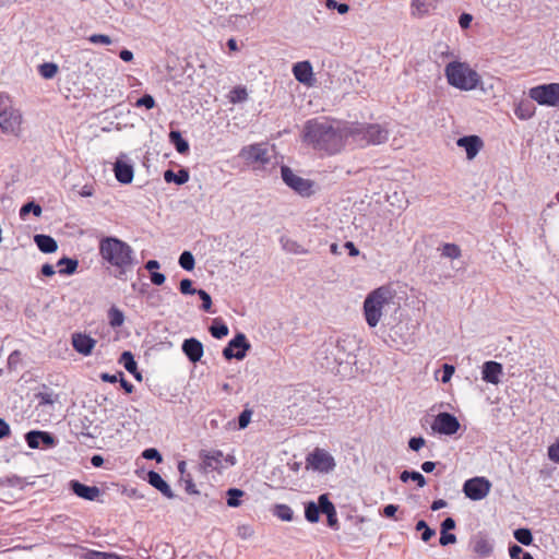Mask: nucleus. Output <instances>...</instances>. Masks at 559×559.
Here are the masks:
<instances>
[{"mask_svg":"<svg viewBox=\"0 0 559 559\" xmlns=\"http://www.w3.org/2000/svg\"><path fill=\"white\" fill-rule=\"evenodd\" d=\"M136 107H145L146 109H152L155 107V99L152 95L145 94L141 98H139L135 103Z\"/></svg>","mask_w":559,"mask_h":559,"instance_id":"3c124183","label":"nucleus"},{"mask_svg":"<svg viewBox=\"0 0 559 559\" xmlns=\"http://www.w3.org/2000/svg\"><path fill=\"white\" fill-rule=\"evenodd\" d=\"M165 275L163 273H158V272H152L151 273V281L154 285H163L165 283Z\"/></svg>","mask_w":559,"mask_h":559,"instance_id":"774afa93","label":"nucleus"},{"mask_svg":"<svg viewBox=\"0 0 559 559\" xmlns=\"http://www.w3.org/2000/svg\"><path fill=\"white\" fill-rule=\"evenodd\" d=\"M238 535L246 539L253 535V528L250 525H241L238 527Z\"/></svg>","mask_w":559,"mask_h":559,"instance_id":"0e129e2a","label":"nucleus"},{"mask_svg":"<svg viewBox=\"0 0 559 559\" xmlns=\"http://www.w3.org/2000/svg\"><path fill=\"white\" fill-rule=\"evenodd\" d=\"M281 245H282L283 250H285L288 253H293V254H307L308 253V250L305 247L299 245L296 240H293L287 237L281 238Z\"/></svg>","mask_w":559,"mask_h":559,"instance_id":"cd10ccee","label":"nucleus"},{"mask_svg":"<svg viewBox=\"0 0 559 559\" xmlns=\"http://www.w3.org/2000/svg\"><path fill=\"white\" fill-rule=\"evenodd\" d=\"M142 455H143L144 459H147V460H156L157 462L162 461V455L154 448H150V449L144 450Z\"/></svg>","mask_w":559,"mask_h":559,"instance_id":"680f3d73","label":"nucleus"},{"mask_svg":"<svg viewBox=\"0 0 559 559\" xmlns=\"http://www.w3.org/2000/svg\"><path fill=\"white\" fill-rule=\"evenodd\" d=\"M147 299H148V305L153 308H156L160 304L162 296L159 295L158 292H152L148 294Z\"/></svg>","mask_w":559,"mask_h":559,"instance_id":"e2e57ef3","label":"nucleus"},{"mask_svg":"<svg viewBox=\"0 0 559 559\" xmlns=\"http://www.w3.org/2000/svg\"><path fill=\"white\" fill-rule=\"evenodd\" d=\"M248 98V93L245 87H235L229 94V100L233 104L242 103Z\"/></svg>","mask_w":559,"mask_h":559,"instance_id":"79ce46f5","label":"nucleus"},{"mask_svg":"<svg viewBox=\"0 0 559 559\" xmlns=\"http://www.w3.org/2000/svg\"><path fill=\"white\" fill-rule=\"evenodd\" d=\"M413 13L425 14L427 12L426 5L419 0H414L412 3Z\"/></svg>","mask_w":559,"mask_h":559,"instance_id":"69168bd1","label":"nucleus"},{"mask_svg":"<svg viewBox=\"0 0 559 559\" xmlns=\"http://www.w3.org/2000/svg\"><path fill=\"white\" fill-rule=\"evenodd\" d=\"M325 7L330 10H337L340 14H346L349 11L348 4L338 3L336 0H326Z\"/></svg>","mask_w":559,"mask_h":559,"instance_id":"de8ad7c7","label":"nucleus"},{"mask_svg":"<svg viewBox=\"0 0 559 559\" xmlns=\"http://www.w3.org/2000/svg\"><path fill=\"white\" fill-rule=\"evenodd\" d=\"M25 440L31 449L51 448L56 444L55 437L40 430H32L25 435Z\"/></svg>","mask_w":559,"mask_h":559,"instance_id":"dca6fc26","label":"nucleus"},{"mask_svg":"<svg viewBox=\"0 0 559 559\" xmlns=\"http://www.w3.org/2000/svg\"><path fill=\"white\" fill-rule=\"evenodd\" d=\"M23 114L15 107L4 108L0 112V129L7 134L20 136L22 134Z\"/></svg>","mask_w":559,"mask_h":559,"instance_id":"1a4fd4ad","label":"nucleus"},{"mask_svg":"<svg viewBox=\"0 0 559 559\" xmlns=\"http://www.w3.org/2000/svg\"><path fill=\"white\" fill-rule=\"evenodd\" d=\"M442 369H443V374H442L441 381L443 383H448L451 380V378L455 371V368L452 365L444 364L442 366Z\"/></svg>","mask_w":559,"mask_h":559,"instance_id":"13d9d810","label":"nucleus"},{"mask_svg":"<svg viewBox=\"0 0 559 559\" xmlns=\"http://www.w3.org/2000/svg\"><path fill=\"white\" fill-rule=\"evenodd\" d=\"M336 466L334 457L324 449L317 448L308 454L306 468L328 474Z\"/></svg>","mask_w":559,"mask_h":559,"instance_id":"6e6552de","label":"nucleus"},{"mask_svg":"<svg viewBox=\"0 0 559 559\" xmlns=\"http://www.w3.org/2000/svg\"><path fill=\"white\" fill-rule=\"evenodd\" d=\"M239 156L248 164H267L269 150L264 144H252L241 148Z\"/></svg>","mask_w":559,"mask_h":559,"instance_id":"ddd939ff","label":"nucleus"},{"mask_svg":"<svg viewBox=\"0 0 559 559\" xmlns=\"http://www.w3.org/2000/svg\"><path fill=\"white\" fill-rule=\"evenodd\" d=\"M281 176L283 181L301 197H310L314 193L313 181L297 175L288 166H282Z\"/></svg>","mask_w":559,"mask_h":559,"instance_id":"0eeeda50","label":"nucleus"},{"mask_svg":"<svg viewBox=\"0 0 559 559\" xmlns=\"http://www.w3.org/2000/svg\"><path fill=\"white\" fill-rule=\"evenodd\" d=\"M226 495H227V506L230 508H237L241 504V501L239 498H241L245 495V492L238 488H230L227 490Z\"/></svg>","mask_w":559,"mask_h":559,"instance_id":"c9c22d12","label":"nucleus"},{"mask_svg":"<svg viewBox=\"0 0 559 559\" xmlns=\"http://www.w3.org/2000/svg\"><path fill=\"white\" fill-rule=\"evenodd\" d=\"M99 255L110 267L116 270V276L121 278L136 263L132 247L116 237H105L99 241Z\"/></svg>","mask_w":559,"mask_h":559,"instance_id":"f03ea898","label":"nucleus"},{"mask_svg":"<svg viewBox=\"0 0 559 559\" xmlns=\"http://www.w3.org/2000/svg\"><path fill=\"white\" fill-rule=\"evenodd\" d=\"M528 96L542 106L559 107V83L534 86L530 88Z\"/></svg>","mask_w":559,"mask_h":559,"instance_id":"423d86ee","label":"nucleus"},{"mask_svg":"<svg viewBox=\"0 0 559 559\" xmlns=\"http://www.w3.org/2000/svg\"><path fill=\"white\" fill-rule=\"evenodd\" d=\"M514 538L522 545L528 546L533 542L532 532L528 528H518L514 531Z\"/></svg>","mask_w":559,"mask_h":559,"instance_id":"58836bf2","label":"nucleus"},{"mask_svg":"<svg viewBox=\"0 0 559 559\" xmlns=\"http://www.w3.org/2000/svg\"><path fill=\"white\" fill-rule=\"evenodd\" d=\"M70 487L78 497L88 501L96 500L100 495V490L98 487L86 486L78 480H72L70 483Z\"/></svg>","mask_w":559,"mask_h":559,"instance_id":"aec40b11","label":"nucleus"},{"mask_svg":"<svg viewBox=\"0 0 559 559\" xmlns=\"http://www.w3.org/2000/svg\"><path fill=\"white\" fill-rule=\"evenodd\" d=\"M114 170L119 182L130 183L133 180V168L131 165L117 160Z\"/></svg>","mask_w":559,"mask_h":559,"instance_id":"b1692460","label":"nucleus"},{"mask_svg":"<svg viewBox=\"0 0 559 559\" xmlns=\"http://www.w3.org/2000/svg\"><path fill=\"white\" fill-rule=\"evenodd\" d=\"M456 144L465 150L468 159L475 158L483 146V142L477 135L460 138Z\"/></svg>","mask_w":559,"mask_h":559,"instance_id":"6ab92c4d","label":"nucleus"},{"mask_svg":"<svg viewBox=\"0 0 559 559\" xmlns=\"http://www.w3.org/2000/svg\"><path fill=\"white\" fill-rule=\"evenodd\" d=\"M169 139L178 153L185 154L189 151V143L181 136L179 131H171L169 133Z\"/></svg>","mask_w":559,"mask_h":559,"instance_id":"7c9ffc66","label":"nucleus"},{"mask_svg":"<svg viewBox=\"0 0 559 559\" xmlns=\"http://www.w3.org/2000/svg\"><path fill=\"white\" fill-rule=\"evenodd\" d=\"M147 480L150 485L159 490L167 498H173L174 493L169 487V485L162 478V476L154 471L148 472Z\"/></svg>","mask_w":559,"mask_h":559,"instance_id":"5701e85b","label":"nucleus"},{"mask_svg":"<svg viewBox=\"0 0 559 559\" xmlns=\"http://www.w3.org/2000/svg\"><path fill=\"white\" fill-rule=\"evenodd\" d=\"M499 9L502 11V14H513L518 16V13L521 11V5L518 0H509L508 4L500 3Z\"/></svg>","mask_w":559,"mask_h":559,"instance_id":"a19ab883","label":"nucleus"},{"mask_svg":"<svg viewBox=\"0 0 559 559\" xmlns=\"http://www.w3.org/2000/svg\"><path fill=\"white\" fill-rule=\"evenodd\" d=\"M210 332L213 337L222 338L228 334V328L226 324L222 323L219 325H212L210 328Z\"/></svg>","mask_w":559,"mask_h":559,"instance_id":"864d4df0","label":"nucleus"},{"mask_svg":"<svg viewBox=\"0 0 559 559\" xmlns=\"http://www.w3.org/2000/svg\"><path fill=\"white\" fill-rule=\"evenodd\" d=\"M319 504L321 512L324 513L328 518V524L332 528H337V518L336 510L334 504L329 500L326 495H321L319 497Z\"/></svg>","mask_w":559,"mask_h":559,"instance_id":"4be33fe9","label":"nucleus"},{"mask_svg":"<svg viewBox=\"0 0 559 559\" xmlns=\"http://www.w3.org/2000/svg\"><path fill=\"white\" fill-rule=\"evenodd\" d=\"M86 559H123L122 557L116 554L100 552V551H90L86 554Z\"/></svg>","mask_w":559,"mask_h":559,"instance_id":"09e8293b","label":"nucleus"},{"mask_svg":"<svg viewBox=\"0 0 559 559\" xmlns=\"http://www.w3.org/2000/svg\"><path fill=\"white\" fill-rule=\"evenodd\" d=\"M29 212H33V214L35 216H40L41 215V207L40 205L34 203V202H28L26 204H24L21 210H20V216L21 217H24L26 214H28Z\"/></svg>","mask_w":559,"mask_h":559,"instance_id":"c03bdc74","label":"nucleus"},{"mask_svg":"<svg viewBox=\"0 0 559 559\" xmlns=\"http://www.w3.org/2000/svg\"><path fill=\"white\" fill-rule=\"evenodd\" d=\"M179 265L186 271H192L195 265V260L190 251H183L179 257Z\"/></svg>","mask_w":559,"mask_h":559,"instance_id":"4c0bfd02","label":"nucleus"},{"mask_svg":"<svg viewBox=\"0 0 559 559\" xmlns=\"http://www.w3.org/2000/svg\"><path fill=\"white\" fill-rule=\"evenodd\" d=\"M416 530L423 531L421 539L424 542H428L436 534L435 530L430 528L424 520L417 522Z\"/></svg>","mask_w":559,"mask_h":559,"instance_id":"37998d69","label":"nucleus"},{"mask_svg":"<svg viewBox=\"0 0 559 559\" xmlns=\"http://www.w3.org/2000/svg\"><path fill=\"white\" fill-rule=\"evenodd\" d=\"M202 459V466L205 471H218L225 468L224 463L227 465H235L236 459L233 455H224L219 450L202 451L200 453Z\"/></svg>","mask_w":559,"mask_h":559,"instance_id":"9d476101","label":"nucleus"},{"mask_svg":"<svg viewBox=\"0 0 559 559\" xmlns=\"http://www.w3.org/2000/svg\"><path fill=\"white\" fill-rule=\"evenodd\" d=\"M492 549H493L492 545L485 537H478L474 542L473 550L477 556H479L481 558H486V557L490 556V554L492 552Z\"/></svg>","mask_w":559,"mask_h":559,"instance_id":"a878e982","label":"nucleus"},{"mask_svg":"<svg viewBox=\"0 0 559 559\" xmlns=\"http://www.w3.org/2000/svg\"><path fill=\"white\" fill-rule=\"evenodd\" d=\"M199 297L202 300V309L204 311H210L212 307V298L211 296L203 289H199L198 293Z\"/></svg>","mask_w":559,"mask_h":559,"instance_id":"6e6d98bb","label":"nucleus"},{"mask_svg":"<svg viewBox=\"0 0 559 559\" xmlns=\"http://www.w3.org/2000/svg\"><path fill=\"white\" fill-rule=\"evenodd\" d=\"M274 515L283 521H292L293 510L286 504H276L274 508Z\"/></svg>","mask_w":559,"mask_h":559,"instance_id":"ea45409f","label":"nucleus"},{"mask_svg":"<svg viewBox=\"0 0 559 559\" xmlns=\"http://www.w3.org/2000/svg\"><path fill=\"white\" fill-rule=\"evenodd\" d=\"M119 361L123 365L126 370L132 373L138 380L142 379L141 373L138 372L136 361L130 352H123Z\"/></svg>","mask_w":559,"mask_h":559,"instance_id":"bb28decb","label":"nucleus"},{"mask_svg":"<svg viewBox=\"0 0 559 559\" xmlns=\"http://www.w3.org/2000/svg\"><path fill=\"white\" fill-rule=\"evenodd\" d=\"M473 20V16L468 13L461 14L459 19V24L462 28H468L471 25V22Z\"/></svg>","mask_w":559,"mask_h":559,"instance_id":"338daca9","label":"nucleus"},{"mask_svg":"<svg viewBox=\"0 0 559 559\" xmlns=\"http://www.w3.org/2000/svg\"><path fill=\"white\" fill-rule=\"evenodd\" d=\"M251 416H252V412L250 409H245L243 412H241V414L239 415V418H238V424H239V428L240 429H245L250 420H251Z\"/></svg>","mask_w":559,"mask_h":559,"instance_id":"4d7b16f0","label":"nucleus"},{"mask_svg":"<svg viewBox=\"0 0 559 559\" xmlns=\"http://www.w3.org/2000/svg\"><path fill=\"white\" fill-rule=\"evenodd\" d=\"M34 241L44 253H52L58 249L57 241L48 235H35Z\"/></svg>","mask_w":559,"mask_h":559,"instance_id":"393cba45","label":"nucleus"},{"mask_svg":"<svg viewBox=\"0 0 559 559\" xmlns=\"http://www.w3.org/2000/svg\"><path fill=\"white\" fill-rule=\"evenodd\" d=\"M108 319L111 328H120L124 322V314L119 308L112 306L108 310Z\"/></svg>","mask_w":559,"mask_h":559,"instance_id":"2f4dec72","label":"nucleus"},{"mask_svg":"<svg viewBox=\"0 0 559 559\" xmlns=\"http://www.w3.org/2000/svg\"><path fill=\"white\" fill-rule=\"evenodd\" d=\"M182 352L191 362L195 364L201 360L204 347L199 340L191 337L183 341Z\"/></svg>","mask_w":559,"mask_h":559,"instance_id":"f3484780","label":"nucleus"},{"mask_svg":"<svg viewBox=\"0 0 559 559\" xmlns=\"http://www.w3.org/2000/svg\"><path fill=\"white\" fill-rule=\"evenodd\" d=\"M293 73L295 79L304 84H310L312 81V66L309 61H300L294 64Z\"/></svg>","mask_w":559,"mask_h":559,"instance_id":"412c9836","label":"nucleus"},{"mask_svg":"<svg viewBox=\"0 0 559 559\" xmlns=\"http://www.w3.org/2000/svg\"><path fill=\"white\" fill-rule=\"evenodd\" d=\"M179 288H180L181 294H183V295H193V294H197L199 290V289H194L192 287V281L189 278H183L180 282Z\"/></svg>","mask_w":559,"mask_h":559,"instance_id":"5fc2aeb1","label":"nucleus"},{"mask_svg":"<svg viewBox=\"0 0 559 559\" xmlns=\"http://www.w3.org/2000/svg\"><path fill=\"white\" fill-rule=\"evenodd\" d=\"M400 479L403 483H407L409 479L414 480V481L417 483L418 487H424L426 485L425 477L419 472H415V471H412V472L404 471V472H402L401 475H400Z\"/></svg>","mask_w":559,"mask_h":559,"instance_id":"72a5a7b5","label":"nucleus"},{"mask_svg":"<svg viewBox=\"0 0 559 559\" xmlns=\"http://www.w3.org/2000/svg\"><path fill=\"white\" fill-rule=\"evenodd\" d=\"M350 142L358 146L380 145L388 141L389 130L379 123L349 122Z\"/></svg>","mask_w":559,"mask_h":559,"instance_id":"39448f33","label":"nucleus"},{"mask_svg":"<svg viewBox=\"0 0 559 559\" xmlns=\"http://www.w3.org/2000/svg\"><path fill=\"white\" fill-rule=\"evenodd\" d=\"M511 559H534L528 552H525L520 546L512 545L509 549Z\"/></svg>","mask_w":559,"mask_h":559,"instance_id":"a18cd8bd","label":"nucleus"},{"mask_svg":"<svg viewBox=\"0 0 559 559\" xmlns=\"http://www.w3.org/2000/svg\"><path fill=\"white\" fill-rule=\"evenodd\" d=\"M164 180L166 182L183 185L189 180V173L186 169H180L178 173H174L173 170L168 169L164 173Z\"/></svg>","mask_w":559,"mask_h":559,"instance_id":"c756f323","label":"nucleus"},{"mask_svg":"<svg viewBox=\"0 0 559 559\" xmlns=\"http://www.w3.org/2000/svg\"><path fill=\"white\" fill-rule=\"evenodd\" d=\"M547 456L551 462L559 464V439L548 447Z\"/></svg>","mask_w":559,"mask_h":559,"instance_id":"8fccbe9b","label":"nucleus"},{"mask_svg":"<svg viewBox=\"0 0 559 559\" xmlns=\"http://www.w3.org/2000/svg\"><path fill=\"white\" fill-rule=\"evenodd\" d=\"M444 75L449 85L463 92L474 91L481 83L478 72L464 61L449 62L444 68Z\"/></svg>","mask_w":559,"mask_h":559,"instance_id":"20e7f679","label":"nucleus"},{"mask_svg":"<svg viewBox=\"0 0 559 559\" xmlns=\"http://www.w3.org/2000/svg\"><path fill=\"white\" fill-rule=\"evenodd\" d=\"M348 123L309 120L304 127V141L317 150L330 154L338 153L350 141V135L347 132Z\"/></svg>","mask_w":559,"mask_h":559,"instance_id":"f257e3e1","label":"nucleus"},{"mask_svg":"<svg viewBox=\"0 0 559 559\" xmlns=\"http://www.w3.org/2000/svg\"><path fill=\"white\" fill-rule=\"evenodd\" d=\"M503 373L502 365L497 361H486L483 365V380L487 383L498 384Z\"/></svg>","mask_w":559,"mask_h":559,"instance_id":"a211bd4d","label":"nucleus"},{"mask_svg":"<svg viewBox=\"0 0 559 559\" xmlns=\"http://www.w3.org/2000/svg\"><path fill=\"white\" fill-rule=\"evenodd\" d=\"M514 114L516 117L521 120H528L531 119L535 114V108L532 106V104L527 100H521L515 109Z\"/></svg>","mask_w":559,"mask_h":559,"instance_id":"c85d7f7f","label":"nucleus"},{"mask_svg":"<svg viewBox=\"0 0 559 559\" xmlns=\"http://www.w3.org/2000/svg\"><path fill=\"white\" fill-rule=\"evenodd\" d=\"M490 489L491 483L485 477L471 478L463 485V492L467 498L474 501L486 498L490 492Z\"/></svg>","mask_w":559,"mask_h":559,"instance_id":"9b49d317","label":"nucleus"},{"mask_svg":"<svg viewBox=\"0 0 559 559\" xmlns=\"http://www.w3.org/2000/svg\"><path fill=\"white\" fill-rule=\"evenodd\" d=\"M442 254L450 259H457L461 257L460 248L454 243H447L443 246Z\"/></svg>","mask_w":559,"mask_h":559,"instance_id":"49530a36","label":"nucleus"},{"mask_svg":"<svg viewBox=\"0 0 559 559\" xmlns=\"http://www.w3.org/2000/svg\"><path fill=\"white\" fill-rule=\"evenodd\" d=\"M320 512L321 509L319 503L317 504L313 501L306 503L305 516L310 523H316L319 521Z\"/></svg>","mask_w":559,"mask_h":559,"instance_id":"473e14b6","label":"nucleus"},{"mask_svg":"<svg viewBox=\"0 0 559 559\" xmlns=\"http://www.w3.org/2000/svg\"><path fill=\"white\" fill-rule=\"evenodd\" d=\"M431 429L435 432L451 436L457 432L460 423L455 416L449 413H440L436 416Z\"/></svg>","mask_w":559,"mask_h":559,"instance_id":"4468645a","label":"nucleus"},{"mask_svg":"<svg viewBox=\"0 0 559 559\" xmlns=\"http://www.w3.org/2000/svg\"><path fill=\"white\" fill-rule=\"evenodd\" d=\"M425 445V439L421 437H413L408 441V447L413 451H419Z\"/></svg>","mask_w":559,"mask_h":559,"instance_id":"052dcab7","label":"nucleus"},{"mask_svg":"<svg viewBox=\"0 0 559 559\" xmlns=\"http://www.w3.org/2000/svg\"><path fill=\"white\" fill-rule=\"evenodd\" d=\"M58 70V66L53 62H45L38 68L39 74L47 80L55 78Z\"/></svg>","mask_w":559,"mask_h":559,"instance_id":"e433bc0d","label":"nucleus"},{"mask_svg":"<svg viewBox=\"0 0 559 559\" xmlns=\"http://www.w3.org/2000/svg\"><path fill=\"white\" fill-rule=\"evenodd\" d=\"M439 543L442 546L454 544V543H456V536L454 534H451L448 532H441Z\"/></svg>","mask_w":559,"mask_h":559,"instance_id":"bf43d9fd","label":"nucleus"},{"mask_svg":"<svg viewBox=\"0 0 559 559\" xmlns=\"http://www.w3.org/2000/svg\"><path fill=\"white\" fill-rule=\"evenodd\" d=\"M97 344V341L85 332H74L71 335V345L73 349L84 356H91Z\"/></svg>","mask_w":559,"mask_h":559,"instance_id":"2eb2a0df","label":"nucleus"},{"mask_svg":"<svg viewBox=\"0 0 559 559\" xmlns=\"http://www.w3.org/2000/svg\"><path fill=\"white\" fill-rule=\"evenodd\" d=\"M250 347L251 345L248 343L246 335L243 333H238L223 349V356L226 359L236 358L238 360H242Z\"/></svg>","mask_w":559,"mask_h":559,"instance_id":"f8f14e48","label":"nucleus"},{"mask_svg":"<svg viewBox=\"0 0 559 559\" xmlns=\"http://www.w3.org/2000/svg\"><path fill=\"white\" fill-rule=\"evenodd\" d=\"M88 40L95 45H110L112 39L108 35L93 34L88 37Z\"/></svg>","mask_w":559,"mask_h":559,"instance_id":"603ef678","label":"nucleus"},{"mask_svg":"<svg viewBox=\"0 0 559 559\" xmlns=\"http://www.w3.org/2000/svg\"><path fill=\"white\" fill-rule=\"evenodd\" d=\"M64 265V269H60V274L71 275L73 274L79 265L78 260L70 259V258H62L58 261V266Z\"/></svg>","mask_w":559,"mask_h":559,"instance_id":"f704fd0d","label":"nucleus"},{"mask_svg":"<svg viewBox=\"0 0 559 559\" xmlns=\"http://www.w3.org/2000/svg\"><path fill=\"white\" fill-rule=\"evenodd\" d=\"M393 300L394 293L388 286L378 287L367 295L362 310L369 328H376L381 322Z\"/></svg>","mask_w":559,"mask_h":559,"instance_id":"7ed1b4c3","label":"nucleus"}]
</instances>
